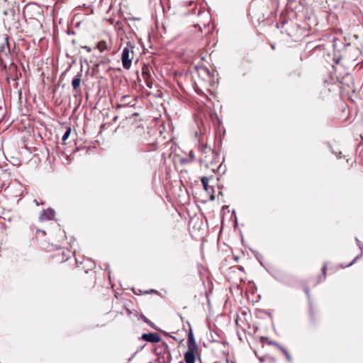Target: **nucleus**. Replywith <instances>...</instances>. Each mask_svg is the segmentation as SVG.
I'll use <instances>...</instances> for the list:
<instances>
[{
  "mask_svg": "<svg viewBox=\"0 0 363 363\" xmlns=\"http://www.w3.org/2000/svg\"><path fill=\"white\" fill-rule=\"evenodd\" d=\"M199 347L191 330L188 335L187 351L184 353V361L186 363H195L196 357L198 354Z\"/></svg>",
  "mask_w": 363,
  "mask_h": 363,
  "instance_id": "nucleus-1",
  "label": "nucleus"
},
{
  "mask_svg": "<svg viewBox=\"0 0 363 363\" xmlns=\"http://www.w3.org/2000/svg\"><path fill=\"white\" fill-rule=\"evenodd\" d=\"M143 339L150 342H158L160 340V337L154 333L143 334Z\"/></svg>",
  "mask_w": 363,
  "mask_h": 363,
  "instance_id": "nucleus-6",
  "label": "nucleus"
},
{
  "mask_svg": "<svg viewBox=\"0 0 363 363\" xmlns=\"http://www.w3.org/2000/svg\"><path fill=\"white\" fill-rule=\"evenodd\" d=\"M357 258H358V257H357L353 260V262H351L350 264H349L347 266H351V265H352V264L355 262V260H356Z\"/></svg>",
  "mask_w": 363,
  "mask_h": 363,
  "instance_id": "nucleus-17",
  "label": "nucleus"
},
{
  "mask_svg": "<svg viewBox=\"0 0 363 363\" xmlns=\"http://www.w3.org/2000/svg\"><path fill=\"white\" fill-rule=\"evenodd\" d=\"M131 53L132 52L130 51L129 48L125 47L123 49L121 54V60L123 63V67L125 69H128L131 67L133 59Z\"/></svg>",
  "mask_w": 363,
  "mask_h": 363,
  "instance_id": "nucleus-3",
  "label": "nucleus"
},
{
  "mask_svg": "<svg viewBox=\"0 0 363 363\" xmlns=\"http://www.w3.org/2000/svg\"><path fill=\"white\" fill-rule=\"evenodd\" d=\"M84 49H86L88 52L91 51V48L89 47H88V46H85Z\"/></svg>",
  "mask_w": 363,
  "mask_h": 363,
  "instance_id": "nucleus-16",
  "label": "nucleus"
},
{
  "mask_svg": "<svg viewBox=\"0 0 363 363\" xmlns=\"http://www.w3.org/2000/svg\"><path fill=\"white\" fill-rule=\"evenodd\" d=\"M9 48H5V46L3 45L1 47L0 50V62H3L5 60V57H9Z\"/></svg>",
  "mask_w": 363,
  "mask_h": 363,
  "instance_id": "nucleus-7",
  "label": "nucleus"
},
{
  "mask_svg": "<svg viewBox=\"0 0 363 363\" xmlns=\"http://www.w3.org/2000/svg\"><path fill=\"white\" fill-rule=\"evenodd\" d=\"M55 212L53 209L48 208L45 211H43L40 216L39 219L41 221L50 220L54 218Z\"/></svg>",
  "mask_w": 363,
  "mask_h": 363,
  "instance_id": "nucleus-5",
  "label": "nucleus"
},
{
  "mask_svg": "<svg viewBox=\"0 0 363 363\" xmlns=\"http://www.w3.org/2000/svg\"><path fill=\"white\" fill-rule=\"evenodd\" d=\"M356 241L358 242V245H359V248H360V249H362V247H361V245H360V242H359V240L358 239H357V238H356Z\"/></svg>",
  "mask_w": 363,
  "mask_h": 363,
  "instance_id": "nucleus-18",
  "label": "nucleus"
},
{
  "mask_svg": "<svg viewBox=\"0 0 363 363\" xmlns=\"http://www.w3.org/2000/svg\"><path fill=\"white\" fill-rule=\"evenodd\" d=\"M80 82H81V79L78 76L74 77L72 82V86L73 89H77L79 86Z\"/></svg>",
  "mask_w": 363,
  "mask_h": 363,
  "instance_id": "nucleus-10",
  "label": "nucleus"
},
{
  "mask_svg": "<svg viewBox=\"0 0 363 363\" xmlns=\"http://www.w3.org/2000/svg\"><path fill=\"white\" fill-rule=\"evenodd\" d=\"M326 269H327L326 265H325V264H324V265H323V268H322V271H323V274H324V277H325V271H326Z\"/></svg>",
  "mask_w": 363,
  "mask_h": 363,
  "instance_id": "nucleus-15",
  "label": "nucleus"
},
{
  "mask_svg": "<svg viewBox=\"0 0 363 363\" xmlns=\"http://www.w3.org/2000/svg\"><path fill=\"white\" fill-rule=\"evenodd\" d=\"M97 49L101 52H103L106 50H107V44L104 40H101L97 43L96 45Z\"/></svg>",
  "mask_w": 363,
  "mask_h": 363,
  "instance_id": "nucleus-9",
  "label": "nucleus"
},
{
  "mask_svg": "<svg viewBox=\"0 0 363 363\" xmlns=\"http://www.w3.org/2000/svg\"><path fill=\"white\" fill-rule=\"evenodd\" d=\"M211 200H214V199H215V197H214V196H213V195H211Z\"/></svg>",
  "mask_w": 363,
  "mask_h": 363,
  "instance_id": "nucleus-20",
  "label": "nucleus"
},
{
  "mask_svg": "<svg viewBox=\"0 0 363 363\" xmlns=\"http://www.w3.org/2000/svg\"><path fill=\"white\" fill-rule=\"evenodd\" d=\"M190 157H191L192 159H194V155L191 152H190Z\"/></svg>",
  "mask_w": 363,
  "mask_h": 363,
  "instance_id": "nucleus-19",
  "label": "nucleus"
},
{
  "mask_svg": "<svg viewBox=\"0 0 363 363\" xmlns=\"http://www.w3.org/2000/svg\"><path fill=\"white\" fill-rule=\"evenodd\" d=\"M21 93H22L21 91H19V92H18V96H19V98H20V99H21Z\"/></svg>",
  "mask_w": 363,
  "mask_h": 363,
  "instance_id": "nucleus-21",
  "label": "nucleus"
},
{
  "mask_svg": "<svg viewBox=\"0 0 363 363\" xmlns=\"http://www.w3.org/2000/svg\"><path fill=\"white\" fill-rule=\"evenodd\" d=\"M120 103L118 104V107L121 106H134L135 105V98L130 95L121 96Z\"/></svg>",
  "mask_w": 363,
  "mask_h": 363,
  "instance_id": "nucleus-4",
  "label": "nucleus"
},
{
  "mask_svg": "<svg viewBox=\"0 0 363 363\" xmlns=\"http://www.w3.org/2000/svg\"><path fill=\"white\" fill-rule=\"evenodd\" d=\"M284 354L285 355V357H286V358L287 361H288L289 362H291L292 359H291V355H290V354H289V353L288 352V351H284Z\"/></svg>",
  "mask_w": 363,
  "mask_h": 363,
  "instance_id": "nucleus-12",
  "label": "nucleus"
},
{
  "mask_svg": "<svg viewBox=\"0 0 363 363\" xmlns=\"http://www.w3.org/2000/svg\"><path fill=\"white\" fill-rule=\"evenodd\" d=\"M35 202L36 203V205H37V206H38V205H39V203H38L36 200H35Z\"/></svg>",
  "mask_w": 363,
  "mask_h": 363,
  "instance_id": "nucleus-22",
  "label": "nucleus"
},
{
  "mask_svg": "<svg viewBox=\"0 0 363 363\" xmlns=\"http://www.w3.org/2000/svg\"><path fill=\"white\" fill-rule=\"evenodd\" d=\"M209 179L210 178L209 177H203L201 179V183L203 186V188L204 189L208 192V193H211V187L208 186V182H209Z\"/></svg>",
  "mask_w": 363,
  "mask_h": 363,
  "instance_id": "nucleus-8",
  "label": "nucleus"
},
{
  "mask_svg": "<svg viewBox=\"0 0 363 363\" xmlns=\"http://www.w3.org/2000/svg\"><path fill=\"white\" fill-rule=\"evenodd\" d=\"M140 318H141V319H142L143 320H144L145 323H150L149 320H148L146 317H145L144 315H140Z\"/></svg>",
  "mask_w": 363,
  "mask_h": 363,
  "instance_id": "nucleus-14",
  "label": "nucleus"
},
{
  "mask_svg": "<svg viewBox=\"0 0 363 363\" xmlns=\"http://www.w3.org/2000/svg\"><path fill=\"white\" fill-rule=\"evenodd\" d=\"M277 347L283 352L284 353V351H287L284 347H283L282 346L278 345V344H275Z\"/></svg>",
  "mask_w": 363,
  "mask_h": 363,
  "instance_id": "nucleus-13",
  "label": "nucleus"
},
{
  "mask_svg": "<svg viewBox=\"0 0 363 363\" xmlns=\"http://www.w3.org/2000/svg\"><path fill=\"white\" fill-rule=\"evenodd\" d=\"M70 133H71V128H67L65 133H64L62 138V140L63 143H65L67 139L69 137L70 135Z\"/></svg>",
  "mask_w": 363,
  "mask_h": 363,
  "instance_id": "nucleus-11",
  "label": "nucleus"
},
{
  "mask_svg": "<svg viewBox=\"0 0 363 363\" xmlns=\"http://www.w3.org/2000/svg\"><path fill=\"white\" fill-rule=\"evenodd\" d=\"M201 151L206 155L205 157L201 160V162L205 163L206 167L208 168L218 163V162L216 161L218 155L210 147L206 145L201 148Z\"/></svg>",
  "mask_w": 363,
  "mask_h": 363,
  "instance_id": "nucleus-2",
  "label": "nucleus"
}]
</instances>
